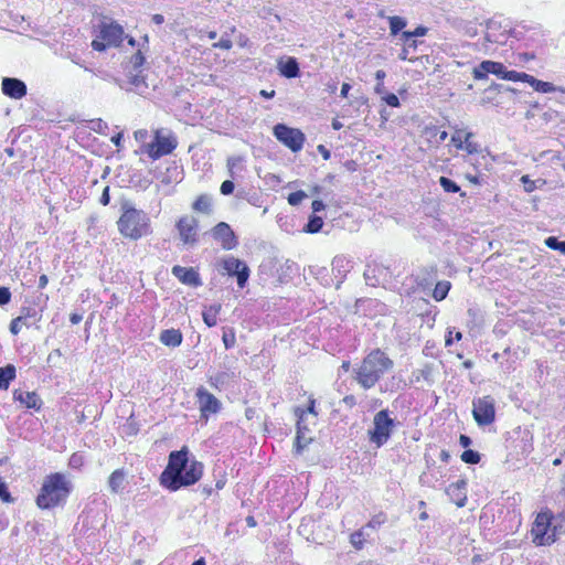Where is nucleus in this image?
<instances>
[{"instance_id":"obj_1","label":"nucleus","mask_w":565,"mask_h":565,"mask_svg":"<svg viewBox=\"0 0 565 565\" xmlns=\"http://www.w3.org/2000/svg\"><path fill=\"white\" fill-rule=\"evenodd\" d=\"M203 473V465L196 460H189L185 448L172 451L169 462L160 477L161 484L171 491L181 487L194 484Z\"/></svg>"},{"instance_id":"obj_2","label":"nucleus","mask_w":565,"mask_h":565,"mask_svg":"<svg viewBox=\"0 0 565 565\" xmlns=\"http://www.w3.org/2000/svg\"><path fill=\"white\" fill-rule=\"evenodd\" d=\"M393 367V361L381 350L371 351L354 370L355 381L365 390L373 387Z\"/></svg>"},{"instance_id":"obj_3","label":"nucleus","mask_w":565,"mask_h":565,"mask_svg":"<svg viewBox=\"0 0 565 565\" xmlns=\"http://www.w3.org/2000/svg\"><path fill=\"white\" fill-rule=\"evenodd\" d=\"M118 231L122 236L137 241L151 234L150 217L148 214L136 209L131 203L121 205V215L117 222Z\"/></svg>"},{"instance_id":"obj_4","label":"nucleus","mask_w":565,"mask_h":565,"mask_svg":"<svg viewBox=\"0 0 565 565\" xmlns=\"http://www.w3.org/2000/svg\"><path fill=\"white\" fill-rule=\"evenodd\" d=\"M71 491L72 483L63 473H52L44 479L36 504L40 509H52L65 502Z\"/></svg>"},{"instance_id":"obj_5","label":"nucleus","mask_w":565,"mask_h":565,"mask_svg":"<svg viewBox=\"0 0 565 565\" xmlns=\"http://www.w3.org/2000/svg\"><path fill=\"white\" fill-rule=\"evenodd\" d=\"M98 34L92 41L95 51L103 52L108 46H119L124 40V29L115 21H103L98 25Z\"/></svg>"},{"instance_id":"obj_6","label":"nucleus","mask_w":565,"mask_h":565,"mask_svg":"<svg viewBox=\"0 0 565 565\" xmlns=\"http://www.w3.org/2000/svg\"><path fill=\"white\" fill-rule=\"evenodd\" d=\"M395 420L390 417L387 409H382L374 415L373 428L369 430V439L377 448L382 447L391 437Z\"/></svg>"},{"instance_id":"obj_7","label":"nucleus","mask_w":565,"mask_h":565,"mask_svg":"<svg viewBox=\"0 0 565 565\" xmlns=\"http://www.w3.org/2000/svg\"><path fill=\"white\" fill-rule=\"evenodd\" d=\"M177 146L178 141L171 132L166 134L162 129H158L154 132L153 141L145 143L142 151L147 152L152 160H157L171 153Z\"/></svg>"},{"instance_id":"obj_8","label":"nucleus","mask_w":565,"mask_h":565,"mask_svg":"<svg viewBox=\"0 0 565 565\" xmlns=\"http://www.w3.org/2000/svg\"><path fill=\"white\" fill-rule=\"evenodd\" d=\"M551 520L552 515L547 512L537 514L531 530L533 542L536 545H550L555 542L556 533L555 529H551Z\"/></svg>"},{"instance_id":"obj_9","label":"nucleus","mask_w":565,"mask_h":565,"mask_svg":"<svg viewBox=\"0 0 565 565\" xmlns=\"http://www.w3.org/2000/svg\"><path fill=\"white\" fill-rule=\"evenodd\" d=\"M472 405V415L479 426H487L494 422V399L491 396L476 398Z\"/></svg>"},{"instance_id":"obj_10","label":"nucleus","mask_w":565,"mask_h":565,"mask_svg":"<svg viewBox=\"0 0 565 565\" xmlns=\"http://www.w3.org/2000/svg\"><path fill=\"white\" fill-rule=\"evenodd\" d=\"M274 135L294 152L301 150L305 142V135L299 129L290 128L282 124L274 127Z\"/></svg>"},{"instance_id":"obj_11","label":"nucleus","mask_w":565,"mask_h":565,"mask_svg":"<svg viewBox=\"0 0 565 565\" xmlns=\"http://www.w3.org/2000/svg\"><path fill=\"white\" fill-rule=\"evenodd\" d=\"M180 239L184 245H195L198 242L199 222L192 215H184L175 224Z\"/></svg>"},{"instance_id":"obj_12","label":"nucleus","mask_w":565,"mask_h":565,"mask_svg":"<svg viewBox=\"0 0 565 565\" xmlns=\"http://www.w3.org/2000/svg\"><path fill=\"white\" fill-rule=\"evenodd\" d=\"M222 264L226 274L230 276H236L237 285L241 288H244L249 277L248 266L243 260L235 258L234 256L223 258Z\"/></svg>"},{"instance_id":"obj_13","label":"nucleus","mask_w":565,"mask_h":565,"mask_svg":"<svg viewBox=\"0 0 565 565\" xmlns=\"http://www.w3.org/2000/svg\"><path fill=\"white\" fill-rule=\"evenodd\" d=\"M213 238L218 242L223 249L231 250L238 245L237 237L231 226L225 222L217 223L211 231Z\"/></svg>"},{"instance_id":"obj_14","label":"nucleus","mask_w":565,"mask_h":565,"mask_svg":"<svg viewBox=\"0 0 565 565\" xmlns=\"http://www.w3.org/2000/svg\"><path fill=\"white\" fill-rule=\"evenodd\" d=\"M196 397L202 417L207 418L210 414H215L220 411L221 402L206 388L199 387Z\"/></svg>"},{"instance_id":"obj_15","label":"nucleus","mask_w":565,"mask_h":565,"mask_svg":"<svg viewBox=\"0 0 565 565\" xmlns=\"http://www.w3.org/2000/svg\"><path fill=\"white\" fill-rule=\"evenodd\" d=\"M505 67L502 63L494 61H483L477 67L473 68V77L476 79H484L488 74H494L498 77L503 79V75L505 74Z\"/></svg>"},{"instance_id":"obj_16","label":"nucleus","mask_w":565,"mask_h":565,"mask_svg":"<svg viewBox=\"0 0 565 565\" xmlns=\"http://www.w3.org/2000/svg\"><path fill=\"white\" fill-rule=\"evenodd\" d=\"M2 93L11 98L21 99L26 95V85L21 79L4 77Z\"/></svg>"},{"instance_id":"obj_17","label":"nucleus","mask_w":565,"mask_h":565,"mask_svg":"<svg viewBox=\"0 0 565 565\" xmlns=\"http://www.w3.org/2000/svg\"><path fill=\"white\" fill-rule=\"evenodd\" d=\"M172 274L185 285L194 287L201 285L200 276L193 268L174 266L172 268Z\"/></svg>"},{"instance_id":"obj_18","label":"nucleus","mask_w":565,"mask_h":565,"mask_svg":"<svg viewBox=\"0 0 565 565\" xmlns=\"http://www.w3.org/2000/svg\"><path fill=\"white\" fill-rule=\"evenodd\" d=\"M277 68L281 76L295 78L299 76V64L295 57H281L277 61Z\"/></svg>"},{"instance_id":"obj_19","label":"nucleus","mask_w":565,"mask_h":565,"mask_svg":"<svg viewBox=\"0 0 565 565\" xmlns=\"http://www.w3.org/2000/svg\"><path fill=\"white\" fill-rule=\"evenodd\" d=\"M13 399L20 402L28 408L40 409L42 406V401L35 392H22L15 390L13 392Z\"/></svg>"},{"instance_id":"obj_20","label":"nucleus","mask_w":565,"mask_h":565,"mask_svg":"<svg viewBox=\"0 0 565 565\" xmlns=\"http://www.w3.org/2000/svg\"><path fill=\"white\" fill-rule=\"evenodd\" d=\"M352 268V262L347 258L345 256H335L332 260V271L334 273L335 277H339L340 280L338 281L337 288H339L340 284L342 282V279L345 277V275L351 270Z\"/></svg>"},{"instance_id":"obj_21","label":"nucleus","mask_w":565,"mask_h":565,"mask_svg":"<svg viewBox=\"0 0 565 565\" xmlns=\"http://www.w3.org/2000/svg\"><path fill=\"white\" fill-rule=\"evenodd\" d=\"M160 341L168 347H179L182 342V333L178 329H167L160 334Z\"/></svg>"},{"instance_id":"obj_22","label":"nucleus","mask_w":565,"mask_h":565,"mask_svg":"<svg viewBox=\"0 0 565 565\" xmlns=\"http://www.w3.org/2000/svg\"><path fill=\"white\" fill-rule=\"evenodd\" d=\"M484 38L490 43L504 44L508 35L504 32H499V25L497 23H490Z\"/></svg>"},{"instance_id":"obj_23","label":"nucleus","mask_w":565,"mask_h":565,"mask_svg":"<svg viewBox=\"0 0 565 565\" xmlns=\"http://www.w3.org/2000/svg\"><path fill=\"white\" fill-rule=\"evenodd\" d=\"M126 473L122 469L115 470L108 478V487L113 493L124 489Z\"/></svg>"},{"instance_id":"obj_24","label":"nucleus","mask_w":565,"mask_h":565,"mask_svg":"<svg viewBox=\"0 0 565 565\" xmlns=\"http://www.w3.org/2000/svg\"><path fill=\"white\" fill-rule=\"evenodd\" d=\"M129 87L127 90L135 92L138 95H145L148 90V85L140 74H134L129 77Z\"/></svg>"},{"instance_id":"obj_25","label":"nucleus","mask_w":565,"mask_h":565,"mask_svg":"<svg viewBox=\"0 0 565 565\" xmlns=\"http://www.w3.org/2000/svg\"><path fill=\"white\" fill-rule=\"evenodd\" d=\"M15 366L13 364H8L3 367H0V390H7L10 385V382L15 379Z\"/></svg>"},{"instance_id":"obj_26","label":"nucleus","mask_w":565,"mask_h":565,"mask_svg":"<svg viewBox=\"0 0 565 565\" xmlns=\"http://www.w3.org/2000/svg\"><path fill=\"white\" fill-rule=\"evenodd\" d=\"M221 308H222L221 305L216 303V305H212L203 310L202 318H203L204 323L207 327L211 328V327L216 326L217 315L220 313Z\"/></svg>"},{"instance_id":"obj_27","label":"nucleus","mask_w":565,"mask_h":565,"mask_svg":"<svg viewBox=\"0 0 565 565\" xmlns=\"http://www.w3.org/2000/svg\"><path fill=\"white\" fill-rule=\"evenodd\" d=\"M195 212L210 214L212 212L211 198L206 194H201L192 204Z\"/></svg>"},{"instance_id":"obj_28","label":"nucleus","mask_w":565,"mask_h":565,"mask_svg":"<svg viewBox=\"0 0 565 565\" xmlns=\"http://www.w3.org/2000/svg\"><path fill=\"white\" fill-rule=\"evenodd\" d=\"M451 285L447 280H443L436 284L433 297L435 300L440 301L446 298Z\"/></svg>"},{"instance_id":"obj_29","label":"nucleus","mask_w":565,"mask_h":565,"mask_svg":"<svg viewBox=\"0 0 565 565\" xmlns=\"http://www.w3.org/2000/svg\"><path fill=\"white\" fill-rule=\"evenodd\" d=\"M311 440L312 437L305 431H297L295 440L296 452L300 454L310 444Z\"/></svg>"},{"instance_id":"obj_30","label":"nucleus","mask_w":565,"mask_h":565,"mask_svg":"<svg viewBox=\"0 0 565 565\" xmlns=\"http://www.w3.org/2000/svg\"><path fill=\"white\" fill-rule=\"evenodd\" d=\"M533 89L540 93H554L557 90L564 92L562 88L556 87L554 84L550 82H543L540 79L537 81V83H534Z\"/></svg>"},{"instance_id":"obj_31","label":"nucleus","mask_w":565,"mask_h":565,"mask_svg":"<svg viewBox=\"0 0 565 565\" xmlns=\"http://www.w3.org/2000/svg\"><path fill=\"white\" fill-rule=\"evenodd\" d=\"M242 162H243L242 157H231L227 159V168H228L230 175L232 178H234L236 175L237 171L242 170Z\"/></svg>"},{"instance_id":"obj_32","label":"nucleus","mask_w":565,"mask_h":565,"mask_svg":"<svg viewBox=\"0 0 565 565\" xmlns=\"http://www.w3.org/2000/svg\"><path fill=\"white\" fill-rule=\"evenodd\" d=\"M323 225V221L320 216L312 215L309 218V222L306 226V232L308 233H318Z\"/></svg>"},{"instance_id":"obj_33","label":"nucleus","mask_w":565,"mask_h":565,"mask_svg":"<svg viewBox=\"0 0 565 565\" xmlns=\"http://www.w3.org/2000/svg\"><path fill=\"white\" fill-rule=\"evenodd\" d=\"M406 26L405 19L401 17H391L390 18V29L392 34H397L401 30Z\"/></svg>"},{"instance_id":"obj_34","label":"nucleus","mask_w":565,"mask_h":565,"mask_svg":"<svg viewBox=\"0 0 565 565\" xmlns=\"http://www.w3.org/2000/svg\"><path fill=\"white\" fill-rule=\"evenodd\" d=\"M439 184L444 189V191L448 193H457L460 190L459 185L456 182L446 177H440Z\"/></svg>"},{"instance_id":"obj_35","label":"nucleus","mask_w":565,"mask_h":565,"mask_svg":"<svg viewBox=\"0 0 565 565\" xmlns=\"http://www.w3.org/2000/svg\"><path fill=\"white\" fill-rule=\"evenodd\" d=\"M296 413V416L298 417V420H297V431H305L306 434H308L310 430L306 424V412L305 409H301V408H296L295 411Z\"/></svg>"},{"instance_id":"obj_36","label":"nucleus","mask_w":565,"mask_h":565,"mask_svg":"<svg viewBox=\"0 0 565 565\" xmlns=\"http://www.w3.org/2000/svg\"><path fill=\"white\" fill-rule=\"evenodd\" d=\"M545 244L551 249H555L565 255V241H558L554 236H550L545 239Z\"/></svg>"},{"instance_id":"obj_37","label":"nucleus","mask_w":565,"mask_h":565,"mask_svg":"<svg viewBox=\"0 0 565 565\" xmlns=\"http://www.w3.org/2000/svg\"><path fill=\"white\" fill-rule=\"evenodd\" d=\"M461 460L466 463L476 465L480 461V455L475 450L468 449L462 452Z\"/></svg>"},{"instance_id":"obj_38","label":"nucleus","mask_w":565,"mask_h":565,"mask_svg":"<svg viewBox=\"0 0 565 565\" xmlns=\"http://www.w3.org/2000/svg\"><path fill=\"white\" fill-rule=\"evenodd\" d=\"M364 541V532L362 530L352 533L350 536V542L356 550H361L363 547Z\"/></svg>"},{"instance_id":"obj_39","label":"nucleus","mask_w":565,"mask_h":565,"mask_svg":"<svg viewBox=\"0 0 565 565\" xmlns=\"http://www.w3.org/2000/svg\"><path fill=\"white\" fill-rule=\"evenodd\" d=\"M472 136V132L465 134V142L462 149H465L468 153H476L479 150V145L473 141H470V138Z\"/></svg>"},{"instance_id":"obj_40","label":"nucleus","mask_w":565,"mask_h":565,"mask_svg":"<svg viewBox=\"0 0 565 565\" xmlns=\"http://www.w3.org/2000/svg\"><path fill=\"white\" fill-rule=\"evenodd\" d=\"M222 340H223V343L226 349L233 348L235 344V341H236L234 330L233 329L224 330Z\"/></svg>"},{"instance_id":"obj_41","label":"nucleus","mask_w":565,"mask_h":565,"mask_svg":"<svg viewBox=\"0 0 565 565\" xmlns=\"http://www.w3.org/2000/svg\"><path fill=\"white\" fill-rule=\"evenodd\" d=\"M308 194L303 191H296L288 195V203L292 206H296L301 203L303 199H306Z\"/></svg>"},{"instance_id":"obj_42","label":"nucleus","mask_w":565,"mask_h":565,"mask_svg":"<svg viewBox=\"0 0 565 565\" xmlns=\"http://www.w3.org/2000/svg\"><path fill=\"white\" fill-rule=\"evenodd\" d=\"M465 134L463 131L461 130H457L452 137H451V142L455 145L456 148L458 149H462L463 148V142H465Z\"/></svg>"},{"instance_id":"obj_43","label":"nucleus","mask_w":565,"mask_h":565,"mask_svg":"<svg viewBox=\"0 0 565 565\" xmlns=\"http://www.w3.org/2000/svg\"><path fill=\"white\" fill-rule=\"evenodd\" d=\"M427 33V28L417 26L413 32L405 31L403 32V38L411 39L416 36H424Z\"/></svg>"},{"instance_id":"obj_44","label":"nucleus","mask_w":565,"mask_h":565,"mask_svg":"<svg viewBox=\"0 0 565 565\" xmlns=\"http://www.w3.org/2000/svg\"><path fill=\"white\" fill-rule=\"evenodd\" d=\"M523 73L516 71H507L503 75V79L512 81V82H522Z\"/></svg>"},{"instance_id":"obj_45","label":"nucleus","mask_w":565,"mask_h":565,"mask_svg":"<svg viewBox=\"0 0 565 565\" xmlns=\"http://www.w3.org/2000/svg\"><path fill=\"white\" fill-rule=\"evenodd\" d=\"M131 64L134 66L135 70H138L139 67H141L145 63V56L142 55V53L140 51H138L137 53H135L132 56H131Z\"/></svg>"},{"instance_id":"obj_46","label":"nucleus","mask_w":565,"mask_h":565,"mask_svg":"<svg viewBox=\"0 0 565 565\" xmlns=\"http://www.w3.org/2000/svg\"><path fill=\"white\" fill-rule=\"evenodd\" d=\"M0 498L2 499V501L4 502H11L12 501V498L8 491V488H7V484L6 482L2 480V478L0 477Z\"/></svg>"},{"instance_id":"obj_47","label":"nucleus","mask_w":565,"mask_h":565,"mask_svg":"<svg viewBox=\"0 0 565 565\" xmlns=\"http://www.w3.org/2000/svg\"><path fill=\"white\" fill-rule=\"evenodd\" d=\"M11 300V292L8 287H0V306L9 303Z\"/></svg>"},{"instance_id":"obj_48","label":"nucleus","mask_w":565,"mask_h":565,"mask_svg":"<svg viewBox=\"0 0 565 565\" xmlns=\"http://www.w3.org/2000/svg\"><path fill=\"white\" fill-rule=\"evenodd\" d=\"M374 271H375V269L371 268L370 266H367V268L365 269L363 276H364V279L367 285H371V286L376 285Z\"/></svg>"},{"instance_id":"obj_49","label":"nucleus","mask_w":565,"mask_h":565,"mask_svg":"<svg viewBox=\"0 0 565 565\" xmlns=\"http://www.w3.org/2000/svg\"><path fill=\"white\" fill-rule=\"evenodd\" d=\"M466 486H467V482L465 480H459L457 482L451 483L448 487L447 491L449 494H452L455 492V490H458L461 493L462 490H465Z\"/></svg>"},{"instance_id":"obj_50","label":"nucleus","mask_w":565,"mask_h":565,"mask_svg":"<svg viewBox=\"0 0 565 565\" xmlns=\"http://www.w3.org/2000/svg\"><path fill=\"white\" fill-rule=\"evenodd\" d=\"M382 98L391 107L399 106L398 97L395 94H385Z\"/></svg>"},{"instance_id":"obj_51","label":"nucleus","mask_w":565,"mask_h":565,"mask_svg":"<svg viewBox=\"0 0 565 565\" xmlns=\"http://www.w3.org/2000/svg\"><path fill=\"white\" fill-rule=\"evenodd\" d=\"M233 43L228 38L222 36L221 40L213 44V47H218L223 50H230Z\"/></svg>"},{"instance_id":"obj_52","label":"nucleus","mask_w":565,"mask_h":565,"mask_svg":"<svg viewBox=\"0 0 565 565\" xmlns=\"http://www.w3.org/2000/svg\"><path fill=\"white\" fill-rule=\"evenodd\" d=\"M233 191H234V183L232 181L226 180L221 184V193L222 194L228 195V194L233 193Z\"/></svg>"},{"instance_id":"obj_53","label":"nucleus","mask_w":565,"mask_h":565,"mask_svg":"<svg viewBox=\"0 0 565 565\" xmlns=\"http://www.w3.org/2000/svg\"><path fill=\"white\" fill-rule=\"evenodd\" d=\"M21 322H22V318L21 317H18L15 319H13L10 323V331L12 334H18L21 330Z\"/></svg>"},{"instance_id":"obj_54","label":"nucleus","mask_w":565,"mask_h":565,"mask_svg":"<svg viewBox=\"0 0 565 565\" xmlns=\"http://www.w3.org/2000/svg\"><path fill=\"white\" fill-rule=\"evenodd\" d=\"M134 135H135V139L137 141H140V142L145 143L147 138H148V136H149V132H148L147 129H139V130L135 131Z\"/></svg>"},{"instance_id":"obj_55","label":"nucleus","mask_w":565,"mask_h":565,"mask_svg":"<svg viewBox=\"0 0 565 565\" xmlns=\"http://www.w3.org/2000/svg\"><path fill=\"white\" fill-rule=\"evenodd\" d=\"M401 39H402L404 45L406 47H408L409 50L411 49L415 50L417 47V45L420 43L417 40H415V38L406 39V38L402 36Z\"/></svg>"},{"instance_id":"obj_56","label":"nucleus","mask_w":565,"mask_h":565,"mask_svg":"<svg viewBox=\"0 0 565 565\" xmlns=\"http://www.w3.org/2000/svg\"><path fill=\"white\" fill-rule=\"evenodd\" d=\"M311 207H312V211L315 213H317V212L322 211L326 207V205L321 200H315L311 204Z\"/></svg>"},{"instance_id":"obj_57","label":"nucleus","mask_w":565,"mask_h":565,"mask_svg":"<svg viewBox=\"0 0 565 565\" xmlns=\"http://www.w3.org/2000/svg\"><path fill=\"white\" fill-rule=\"evenodd\" d=\"M99 202L103 204V205H107L109 203V188L106 186L103 191V194L100 196V200Z\"/></svg>"},{"instance_id":"obj_58","label":"nucleus","mask_w":565,"mask_h":565,"mask_svg":"<svg viewBox=\"0 0 565 565\" xmlns=\"http://www.w3.org/2000/svg\"><path fill=\"white\" fill-rule=\"evenodd\" d=\"M537 81L539 79H536L532 75L523 73L522 82L530 84L533 88H534V83H537Z\"/></svg>"},{"instance_id":"obj_59","label":"nucleus","mask_w":565,"mask_h":565,"mask_svg":"<svg viewBox=\"0 0 565 565\" xmlns=\"http://www.w3.org/2000/svg\"><path fill=\"white\" fill-rule=\"evenodd\" d=\"M537 81L539 79H536L532 75L523 73L522 82L530 84L533 88H534V83H537Z\"/></svg>"},{"instance_id":"obj_60","label":"nucleus","mask_w":565,"mask_h":565,"mask_svg":"<svg viewBox=\"0 0 565 565\" xmlns=\"http://www.w3.org/2000/svg\"><path fill=\"white\" fill-rule=\"evenodd\" d=\"M521 180H522V182L524 183V185H525V190H526V191L531 192V191H533V190H534V184H533V182H532V181H530V179H529V177H527V175L522 177V179H521Z\"/></svg>"},{"instance_id":"obj_61","label":"nucleus","mask_w":565,"mask_h":565,"mask_svg":"<svg viewBox=\"0 0 565 565\" xmlns=\"http://www.w3.org/2000/svg\"><path fill=\"white\" fill-rule=\"evenodd\" d=\"M318 151L321 153L324 160H328L331 156L330 151L323 145L318 146Z\"/></svg>"},{"instance_id":"obj_62","label":"nucleus","mask_w":565,"mask_h":565,"mask_svg":"<svg viewBox=\"0 0 565 565\" xmlns=\"http://www.w3.org/2000/svg\"><path fill=\"white\" fill-rule=\"evenodd\" d=\"M305 412H306V416L308 414H312L315 417L317 416V413H316V409H315V399L313 398L309 399V406H308L307 411H305Z\"/></svg>"},{"instance_id":"obj_63","label":"nucleus","mask_w":565,"mask_h":565,"mask_svg":"<svg viewBox=\"0 0 565 565\" xmlns=\"http://www.w3.org/2000/svg\"><path fill=\"white\" fill-rule=\"evenodd\" d=\"M409 51H411V50L404 45V47H403L402 52L399 53V58H401V60H404V61H405V60H409V61H412L413 58H412V57H409Z\"/></svg>"},{"instance_id":"obj_64","label":"nucleus","mask_w":565,"mask_h":565,"mask_svg":"<svg viewBox=\"0 0 565 565\" xmlns=\"http://www.w3.org/2000/svg\"><path fill=\"white\" fill-rule=\"evenodd\" d=\"M459 441L460 445L465 448L469 447L471 444V439L466 435H460Z\"/></svg>"}]
</instances>
